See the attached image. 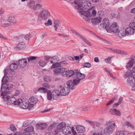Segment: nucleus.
<instances>
[{"instance_id": "nucleus-1", "label": "nucleus", "mask_w": 135, "mask_h": 135, "mask_svg": "<svg viewBox=\"0 0 135 135\" xmlns=\"http://www.w3.org/2000/svg\"><path fill=\"white\" fill-rule=\"evenodd\" d=\"M105 125L106 127L104 130V133L107 135H110L112 134L116 126L114 122L112 121L107 122Z\"/></svg>"}, {"instance_id": "nucleus-2", "label": "nucleus", "mask_w": 135, "mask_h": 135, "mask_svg": "<svg viewBox=\"0 0 135 135\" xmlns=\"http://www.w3.org/2000/svg\"><path fill=\"white\" fill-rule=\"evenodd\" d=\"M65 61H62L59 63H57L55 65H52L51 68H54L53 71L55 74L63 73L67 70L66 68L62 66L61 64H65Z\"/></svg>"}, {"instance_id": "nucleus-3", "label": "nucleus", "mask_w": 135, "mask_h": 135, "mask_svg": "<svg viewBox=\"0 0 135 135\" xmlns=\"http://www.w3.org/2000/svg\"><path fill=\"white\" fill-rule=\"evenodd\" d=\"M93 7L89 9L87 11H83L81 12V14L83 16L84 19L86 21L89 22L90 21V17L92 16H95L97 12L95 10H93Z\"/></svg>"}, {"instance_id": "nucleus-4", "label": "nucleus", "mask_w": 135, "mask_h": 135, "mask_svg": "<svg viewBox=\"0 0 135 135\" xmlns=\"http://www.w3.org/2000/svg\"><path fill=\"white\" fill-rule=\"evenodd\" d=\"M51 16V13L47 9H43L40 12L39 17L42 21L45 20L49 19Z\"/></svg>"}, {"instance_id": "nucleus-5", "label": "nucleus", "mask_w": 135, "mask_h": 135, "mask_svg": "<svg viewBox=\"0 0 135 135\" xmlns=\"http://www.w3.org/2000/svg\"><path fill=\"white\" fill-rule=\"evenodd\" d=\"M28 7L34 10H39L43 7L42 5L37 3L36 4L34 1L29 0L27 4Z\"/></svg>"}, {"instance_id": "nucleus-6", "label": "nucleus", "mask_w": 135, "mask_h": 135, "mask_svg": "<svg viewBox=\"0 0 135 135\" xmlns=\"http://www.w3.org/2000/svg\"><path fill=\"white\" fill-rule=\"evenodd\" d=\"M119 30V26L116 22L112 23L111 26L106 28V30L108 32L116 33H117Z\"/></svg>"}, {"instance_id": "nucleus-7", "label": "nucleus", "mask_w": 135, "mask_h": 135, "mask_svg": "<svg viewBox=\"0 0 135 135\" xmlns=\"http://www.w3.org/2000/svg\"><path fill=\"white\" fill-rule=\"evenodd\" d=\"M109 24V19L107 18H104L99 23L98 26L99 28L100 29H103L105 28L106 30V28L108 27Z\"/></svg>"}, {"instance_id": "nucleus-8", "label": "nucleus", "mask_w": 135, "mask_h": 135, "mask_svg": "<svg viewBox=\"0 0 135 135\" xmlns=\"http://www.w3.org/2000/svg\"><path fill=\"white\" fill-rule=\"evenodd\" d=\"M61 95L62 96H66L68 95L70 92V89L67 86L62 87L60 91Z\"/></svg>"}, {"instance_id": "nucleus-9", "label": "nucleus", "mask_w": 135, "mask_h": 135, "mask_svg": "<svg viewBox=\"0 0 135 135\" xmlns=\"http://www.w3.org/2000/svg\"><path fill=\"white\" fill-rule=\"evenodd\" d=\"M51 93L52 98L54 100L58 99L61 95L60 91L57 90H54Z\"/></svg>"}, {"instance_id": "nucleus-10", "label": "nucleus", "mask_w": 135, "mask_h": 135, "mask_svg": "<svg viewBox=\"0 0 135 135\" xmlns=\"http://www.w3.org/2000/svg\"><path fill=\"white\" fill-rule=\"evenodd\" d=\"M10 24L8 23L6 18L3 17L0 19V26L2 27H7L9 26Z\"/></svg>"}, {"instance_id": "nucleus-11", "label": "nucleus", "mask_w": 135, "mask_h": 135, "mask_svg": "<svg viewBox=\"0 0 135 135\" xmlns=\"http://www.w3.org/2000/svg\"><path fill=\"white\" fill-rule=\"evenodd\" d=\"M37 102V99L33 97H32L29 98L28 100V102L30 107H33L34 104H36Z\"/></svg>"}, {"instance_id": "nucleus-12", "label": "nucleus", "mask_w": 135, "mask_h": 135, "mask_svg": "<svg viewBox=\"0 0 135 135\" xmlns=\"http://www.w3.org/2000/svg\"><path fill=\"white\" fill-rule=\"evenodd\" d=\"M18 41V46L15 47V49L17 50H20L24 47V46H25V43L21 38L19 39Z\"/></svg>"}, {"instance_id": "nucleus-13", "label": "nucleus", "mask_w": 135, "mask_h": 135, "mask_svg": "<svg viewBox=\"0 0 135 135\" xmlns=\"http://www.w3.org/2000/svg\"><path fill=\"white\" fill-rule=\"evenodd\" d=\"M61 27L60 22L58 20H55L53 23V27L56 31H58Z\"/></svg>"}, {"instance_id": "nucleus-14", "label": "nucleus", "mask_w": 135, "mask_h": 135, "mask_svg": "<svg viewBox=\"0 0 135 135\" xmlns=\"http://www.w3.org/2000/svg\"><path fill=\"white\" fill-rule=\"evenodd\" d=\"M72 129L71 127L69 126H66L63 129L62 131V133L68 135L71 133Z\"/></svg>"}, {"instance_id": "nucleus-15", "label": "nucleus", "mask_w": 135, "mask_h": 135, "mask_svg": "<svg viewBox=\"0 0 135 135\" xmlns=\"http://www.w3.org/2000/svg\"><path fill=\"white\" fill-rule=\"evenodd\" d=\"M135 83V78L134 76H130L128 78L127 83L129 85L133 86L134 83Z\"/></svg>"}, {"instance_id": "nucleus-16", "label": "nucleus", "mask_w": 135, "mask_h": 135, "mask_svg": "<svg viewBox=\"0 0 135 135\" xmlns=\"http://www.w3.org/2000/svg\"><path fill=\"white\" fill-rule=\"evenodd\" d=\"M75 74H76V77L78 80H80L84 79L85 77V74L78 72L77 70H75Z\"/></svg>"}, {"instance_id": "nucleus-17", "label": "nucleus", "mask_w": 135, "mask_h": 135, "mask_svg": "<svg viewBox=\"0 0 135 135\" xmlns=\"http://www.w3.org/2000/svg\"><path fill=\"white\" fill-rule=\"evenodd\" d=\"M109 111L110 113L112 114L119 116H120L121 115L120 112L117 110L116 109L114 108H110L109 109Z\"/></svg>"}, {"instance_id": "nucleus-18", "label": "nucleus", "mask_w": 135, "mask_h": 135, "mask_svg": "<svg viewBox=\"0 0 135 135\" xmlns=\"http://www.w3.org/2000/svg\"><path fill=\"white\" fill-rule=\"evenodd\" d=\"M2 92L1 94V95L2 97V98L4 99V101H5L6 99L9 98V96L8 94L10 93L9 91H1Z\"/></svg>"}, {"instance_id": "nucleus-19", "label": "nucleus", "mask_w": 135, "mask_h": 135, "mask_svg": "<svg viewBox=\"0 0 135 135\" xmlns=\"http://www.w3.org/2000/svg\"><path fill=\"white\" fill-rule=\"evenodd\" d=\"M18 63L20 67L24 68L26 65L27 64V61L26 59H23L20 60L18 62Z\"/></svg>"}, {"instance_id": "nucleus-20", "label": "nucleus", "mask_w": 135, "mask_h": 135, "mask_svg": "<svg viewBox=\"0 0 135 135\" xmlns=\"http://www.w3.org/2000/svg\"><path fill=\"white\" fill-rule=\"evenodd\" d=\"M20 107L21 108L23 109H26L28 108L29 109H30V106L28 103L25 101H22V102L21 103Z\"/></svg>"}, {"instance_id": "nucleus-21", "label": "nucleus", "mask_w": 135, "mask_h": 135, "mask_svg": "<svg viewBox=\"0 0 135 135\" xmlns=\"http://www.w3.org/2000/svg\"><path fill=\"white\" fill-rule=\"evenodd\" d=\"M47 124L45 123L37 124L36 125V128L38 129L43 130L47 127Z\"/></svg>"}, {"instance_id": "nucleus-22", "label": "nucleus", "mask_w": 135, "mask_h": 135, "mask_svg": "<svg viewBox=\"0 0 135 135\" xmlns=\"http://www.w3.org/2000/svg\"><path fill=\"white\" fill-rule=\"evenodd\" d=\"M76 129L78 132L79 133H84L85 131L84 127L81 125H78L77 126Z\"/></svg>"}, {"instance_id": "nucleus-23", "label": "nucleus", "mask_w": 135, "mask_h": 135, "mask_svg": "<svg viewBox=\"0 0 135 135\" xmlns=\"http://www.w3.org/2000/svg\"><path fill=\"white\" fill-rule=\"evenodd\" d=\"M65 75L66 77L69 78L73 75L75 73V70L74 71L72 70H70L66 71Z\"/></svg>"}, {"instance_id": "nucleus-24", "label": "nucleus", "mask_w": 135, "mask_h": 135, "mask_svg": "<svg viewBox=\"0 0 135 135\" xmlns=\"http://www.w3.org/2000/svg\"><path fill=\"white\" fill-rule=\"evenodd\" d=\"M7 99L5 101L7 102V104L8 105H10L14 103L16 100V98L15 97H12L10 98V97L9 98Z\"/></svg>"}, {"instance_id": "nucleus-25", "label": "nucleus", "mask_w": 135, "mask_h": 135, "mask_svg": "<svg viewBox=\"0 0 135 135\" xmlns=\"http://www.w3.org/2000/svg\"><path fill=\"white\" fill-rule=\"evenodd\" d=\"M113 52L118 54H120L122 55H128V53L127 52L122 50L119 49H114Z\"/></svg>"}, {"instance_id": "nucleus-26", "label": "nucleus", "mask_w": 135, "mask_h": 135, "mask_svg": "<svg viewBox=\"0 0 135 135\" xmlns=\"http://www.w3.org/2000/svg\"><path fill=\"white\" fill-rule=\"evenodd\" d=\"M134 74L132 71L129 70L126 72L124 76L125 78H128L130 76H134Z\"/></svg>"}, {"instance_id": "nucleus-27", "label": "nucleus", "mask_w": 135, "mask_h": 135, "mask_svg": "<svg viewBox=\"0 0 135 135\" xmlns=\"http://www.w3.org/2000/svg\"><path fill=\"white\" fill-rule=\"evenodd\" d=\"M66 84L67 86H68V88H69V89L72 90L74 89L73 87L74 86L72 81L70 80L66 82Z\"/></svg>"}, {"instance_id": "nucleus-28", "label": "nucleus", "mask_w": 135, "mask_h": 135, "mask_svg": "<svg viewBox=\"0 0 135 135\" xmlns=\"http://www.w3.org/2000/svg\"><path fill=\"white\" fill-rule=\"evenodd\" d=\"M101 18L100 17H97L92 19V22L95 24H96L97 23H99L101 22ZM99 24H98V25Z\"/></svg>"}, {"instance_id": "nucleus-29", "label": "nucleus", "mask_w": 135, "mask_h": 135, "mask_svg": "<svg viewBox=\"0 0 135 135\" xmlns=\"http://www.w3.org/2000/svg\"><path fill=\"white\" fill-rule=\"evenodd\" d=\"M134 31V30L133 28L129 27L125 30V34H133Z\"/></svg>"}, {"instance_id": "nucleus-30", "label": "nucleus", "mask_w": 135, "mask_h": 135, "mask_svg": "<svg viewBox=\"0 0 135 135\" xmlns=\"http://www.w3.org/2000/svg\"><path fill=\"white\" fill-rule=\"evenodd\" d=\"M37 57H36L32 56L28 57L27 58V59L28 61V62L29 63H34V61L36 59Z\"/></svg>"}, {"instance_id": "nucleus-31", "label": "nucleus", "mask_w": 135, "mask_h": 135, "mask_svg": "<svg viewBox=\"0 0 135 135\" xmlns=\"http://www.w3.org/2000/svg\"><path fill=\"white\" fill-rule=\"evenodd\" d=\"M134 62L133 60H131V58H130L129 61L127 63L126 67L128 69H129L133 65Z\"/></svg>"}, {"instance_id": "nucleus-32", "label": "nucleus", "mask_w": 135, "mask_h": 135, "mask_svg": "<svg viewBox=\"0 0 135 135\" xmlns=\"http://www.w3.org/2000/svg\"><path fill=\"white\" fill-rule=\"evenodd\" d=\"M65 126V124L64 123L62 122L60 123L57 126V128L59 130H61L62 131L63 129H64Z\"/></svg>"}, {"instance_id": "nucleus-33", "label": "nucleus", "mask_w": 135, "mask_h": 135, "mask_svg": "<svg viewBox=\"0 0 135 135\" xmlns=\"http://www.w3.org/2000/svg\"><path fill=\"white\" fill-rule=\"evenodd\" d=\"M7 20L10 23H16L17 22V21L16 20L15 18L11 17H9L7 19Z\"/></svg>"}, {"instance_id": "nucleus-34", "label": "nucleus", "mask_w": 135, "mask_h": 135, "mask_svg": "<svg viewBox=\"0 0 135 135\" xmlns=\"http://www.w3.org/2000/svg\"><path fill=\"white\" fill-rule=\"evenodd\" d=\"M47 89L44 87H41L39 88L37 90V91L40 93H45L47 92Z\"/></svg>"}, {"instance_id": "nucleus-35", "label": "nucleus", "mask_w": 135, "mask_h": 135, "mask_svg": "<svg viewBox=\"0 0 135 135\" xmlns=\"http://www.w3.org/2000/svg\"><path fill=\"white\" fill-rule=\"evenodd\" d=\"M77 35V36L78 37L82 39V40H83L86 44L90 46L91 45V44L88 41L85 39V38L83 37L81 35H80V34Z\"/></svg>"}, {"instance_id": "nucleus-36", "label": "nucleus", "mask_w": 135, "mask_h": 135, "mask_svg": "<svg viewBox=\"0 0 135 135\" xmlns=\"http://www.w3.org/2000/svg\"><path fill=\"white\" fill-rule=\"evenodd\" d=\"M34 130V128L32 126H31L27 128L24 129V131H27L28 132H33Z\"/></svg>"}, {"instance_id": "nucleus-37", "label": "nucleus", "mask_w": 135, "mask_h": 135, "mask_svg": "<svg viewBox=\"0 0 135 135\" xmlns=\"http://www.w3.org/2000/svg\"><path fill=\"white\" fill-rule=\"evenodd\" d=\"M123 126L127 127H130L132 128H134L133 125L131 123L128 121H126L123 124Z\"/></svg>"}, {"instance_id": "nucleus-38", "label": "nucleus", "mask_w": 135, "mask_h": 135, "mask_svg": "<svg viewBox=\"0 0 135 135\" xmlns=\"http://www.w3.org/2000/svg\"><path fill=\"white\" fill-rule=\"evenodd\" d=\"M7 89H8V85L7 83H4L2 85L1 88V91H4Z\"/></svg>"}, {"instance_id": "nucleus-39", "label": "nucleus", "mask_w": 135, "mask_h": 135, "mask_svg": "<svg viewBox=\"0 0 135 135\" xmlns=\"http://www.w3.org/2000/svg\"><path fill=\"white\" fill-rule=\"evenodd\" d=\"M52 24V21L51 19H49L46 22H45L44 25L46 27L51 26Z\"/></svg>"}, {"instance_id": "nucleus-40", "label": "nucleus", "mask_w": 135, "mask_h": 135, "mask_svg": "<svg viewBox=\"0 0 135 135\" xmlns=\"http://www.w3.org/2000/svg\"><path fill=\"white\" fill-rule=\"evenodd\" d=\"M10 69L12 70H16L18 68V66L15 63L11 64L9 66Z\"/></svg>"}, {"instance_id": "nucleus-41", "label": "nucleus", "mask_w": 135, "mask_h": 135, "mask_svg": "<svg viewBox=\"0 0 135 135\" xmlns=\"http://www.w3.org/2000/svg\"><path fill=\"white\" fill-rule=\"evenodd\" d=\"M47 97L48 100H51L52 98V93L50 90H48L47 92Z\"/></svg>"}, {"instance_id": "nucleus-42", "label": "nucleus", "mask_w": 135, "mask_h": 135, "mask_svg": "<svg viewBox=\"0 0 135 135\" xmlns=\"http://www.w3.org/2000/svg\"><path fill=\"white\" fill-rule=\"evenodd\" d=\"M22 100L21 99H19L17 100L16 99V100L14 102V105H19L20 106L21 105V103L22 102Z\"/></svg>"}, {"instance_id": "nucleus-43", "label": "nucleus", "mask_w": 135, "mask_h": 135, "mask_svg": "<svg viewBox=\"0 0 135 135\" xmlns=\"http://www.w3.org/2000/svg\"><path fill=\"white\" fill-rule=\"evenodd\" d=\"M42 86L43 87H44L45 88L47 89H49L50 88V86L49 84L46 83H45L42 84Z\"/></svg>"}, {"instance_id": "nucleus-44", "label": "nucleus", "mask_w": 135, "mask_h": 135, "mask_svg": "<svg viewBox=\"0 0 135 135\" xmlns=\"http://www.w3.org/2000/svg\"><path fill=\"white\" fill-rule=\"evenodd\" d=\"M113 57V56L111 57H109L107 58L104 59V61L106 63L108 64H110L111 62V58Z\"/></svg>"}, {"instance_id": "nucleus-45", "label": "nucleus", "mask_w": 135, "mask_h": 135, "mask_svg": "<svg viewBox=\"0 0 135 135\" xmlns=\"http://www.w3.org/2000/svg\"><path fill=\"white\" fill-rule=\"evenodd\" d=\"M44 81L46 82H49L51 81V78L49 76H46L44 77Z\"/></svg>"}, {"instance_id": "nucleus-46", "label": "nucleus", "mask_w": 135, "mask_h": 135, "mask_svg": "<svg viewBox=\"0 0 135 135\" xmlns=\"http://www.w3.org/2000/svg\"><path fill=\"white\" fill-rule=\"evenodd\" d=\"M95 36L97 38H98L100 39V40H101L102 41H103L105 43H106L107 44V43L108 42V41H107L106 40H105L104 39L99 37V36L97 35V34H95Z\"/></svg>"}, {"instance_id": "nucleus-47", "label": "nucleus", "mask_w": 135, "mask_h": 135, "mask_svg": "<svg viewBox=\"0 0 135 135\" xmlns=\"http://www.w3.org/2000/svg\"><path fill=\"white\" fill-rule=\"evenodd\" d=\"M95 36L97 38H98L100 39V40H101L102 41H103L105 43H106L107 44V43L108 42V41H107L106 40H105L104 39L99 37V36L97 35V34H95Z\"/></svg>"}, {"instance_id": "nucleus-48", "label": "nucleus", "mask_w": 135, "mask_h": 135, "mask_svg": "<svg viewBox=\"0 0 135 135\" xmlns=\"http://www.w3.org/2000/svg\"><path fill=\"white\" fill-rule=\"evenodd\" d=\"M74 86L76 85L79 84L80 81V80L78 79H74L73 81Z\"/></svg>"}, {"instance_id": "nucleus-49", "label": "nucleus", "mask_w": 135, "mask_h": 135, "mask_svg": "<svg viewBox=\"0 0 135 135\" xmlns=\"http://www.w3.org/2000/svg\"><path fill=\"white\" fill-rule=\"evenodd\" d=\"M48 135H60L59 132L56 130L54 132L50 133Z\"/></svg>"}, {"instance_id": "nucleus-50", "label": "nucleus", "mask_w": 135, "mask_h": 135, "mask_svg": "<svg viewBox=\"0 0 135 135\" xmlns=\"http://www.w3.org/2000/svg\"><path fill=\"white\" fill-rule=\"evenodd\" d=\"M84 67L89 68L91 67V64L89 62H86L84 64Z\"/></svg>"}, {"instance_id": "nucleus-51", "label": "nucleus", "mask_w": 135, "mask_h": 135, "mask_svg": "<svg viewBox=\"0 0 135 135\" xmlns=\"http://www.w3.org/2000/svg\"><path fill=\"white\" fill-rule=\"evenodd\" d=\"M105 70L108 73L109 75L110 76L113 78H114L115 79H117V78L116 77H114L113 76L112 74L110 73V71H109L108 70H107V69H105Z\"/></svg>"}, {"instance_id": "nucleus-52", "label": "nucleus", "mask_w": 135, "mask_h": 135, "mask_svg": "<svg viewBox=\"0 0 135 135\" xmlns=\"http://www.w3.org/2000/svg\"><path fill=\"white\" fill-rule=\"evenodd\" d=\"M39 65L42 67L44 66L46 64L45 62L42 60H40L38 62Z\"/></svg>"}, {"instance_id": "nucleus-53", "label": "nucleus", "mask_w": 135, "mask_h": 135, "mask_svg": "<svg viewBox=\"0 0 135 135\" xmlns=\"http://www.w3.org/2000/svg\"><path fill=\"white\" fill-rule=\"evenodd\" d=\"M7 83L8 85V90L11 89L13 87V84L9 83Z\"/></svg>"}, {"instance_id": "nucleus-54", "label": "nucleus", "mask_w": 135, "mask_h": 135, "mask_svg": "<svg viewBox=\"0 0 135 135\" xmlns=\"http://www.w3.org/2000/svg\"><path fill=\"white\" fill-rule=\"evenodd\" d=\"M25 36L26 40H29L31 37V34H26Z\"/></svg>"}, {"instance_id": "nucleus-55", "label": "nucleus", "mask_w": 135, "mask_h": 135, "mask_svg": "<svg viewBox=\"0 0 135 135\" xmlns=\"http://www.w3.org/2000/svg\"><path fill=\"white\" fill-rule=\"evenodd\" d=\"M20 94V92L18 90H16L15 91V93L13 94L14 96H17Z\"/></svg>"}, {"instance_id": "nucleus-56", "label": "nucleus", "mask_w": 135, "mask_h": 135, "mask_svg": "<svg viewBox=\"0 0 135 135\" xmlns=\"http://www.w3.org/2000/svg\"><path fill=\"white\" fill-rule=\"evenodd\" d=\"M10 128L11 129L13 132L16 131V128L13 125H12L10 126Z\"/></svg>"}, {"instance_id": "nucleus-57", "label": "nucleus", "mask_w": 135, "mask_h": 135, "mask_svg": "<svg viewBox=\"0 0 135 135\" xmlns=\"http://www.w3.org/2000/svg\"><path fill=\"white\" fill-rule=\"evenodd\" d=\"M123 131H119L116 132L115 135H123Z\"/></svg>"}, {"instance_id": "nucleus-58", "label": "nucleus", "mask_w": 135, "mask_h": 135, "mask_svg": "<svg viewBox=\"0 0 135 135\" xmlns=\"http://www.w3.org/2000/svg\"><path fill=\"white\" fill-rule=\"evenodd\" d=\"M98 14L99 16H100V17H101L103 16L104 13L103 11H100L98 12Z\"/></svg>"}, {"instance_id": "nucleus-59", "label": "nucleus", "mask_w": 135, "mask_h": 135, "mask_svg": "<svg viewBox=\"0 0 135 135\" xmlns=\"http://www.w3.org/2000/svg\"><path fill=\"white\" fill-rule=\"evenodd\" d=\"M130 132L128 131H123V135H128L129 134H130Z\"/></svg>"}, {"instance_id": "nucleus-60", "label": "nucleus", "mask_w": 135, "mask_h": 135, "mask_svg": "<svg viewBox=\"0 0 135 135\" xmlns=\"http://www.w3.org/2000/svg\"><path fill=\"white\" fill-rule=\"evenodd\" d=\"M29 125V123L27 121H26L23 123V126L25 127H26Z\"/></svg>"}, {"instance_id": "nucleus-61", "label": "nucleus", "mask_w": 135, "mask_h": 135, "mask_svg": "<svg viewBox=\"0 0 135 135\" xmlns=\"http://www.w3.org/2000/svg\"><path fill=\"white\" fill-rule=\"evenodd\" d=\"M118 35L120 38H122L125 36L126 35L128 36L129 34H118Z\"/></svg>"}, {"instance_id": "nucleus-62", "label": "nucleus", "mask_w": 135, "mask_h": 135, "mask_svg": "<svg viewBox=\"0 0 135 135\" xmlns=\"http://www.w3.org/2000/svg\"><path fill=\"white\" fill-rule=\"evenodd\" d=\"M30 132H27L25 131L23 133L22 135H30Z\"/></svg>"}, {"instance_id": "nucleus-63", "label": "nucleus", "mask_w": 135, "mask_h": 135, "mask_svg": "<svg viewBox=\"0 0 135 135\" xmlns=\"http://www.w3.org/2000/svg\"><path fill=\"white\" fill-rule=\"evenodd\" d=\"M94 61L96 62H99V60L98 57H95L94 59Z\"/></svg>"}, {"instance_id": "nucleus-64", "label": "nucleus", "mask_w": 135, "mask_h": 135, "mask_svg": "<svg viewBox=\"0 0 135 135\" xmlns=\"http://www.w3.org/2000/svg\"><path fill=\"white\" fill-rule=\"evenodd\" d=\"M131 58V60H133L134 63H135V55L132 56Z\"/></svg>"}]
</instances>
